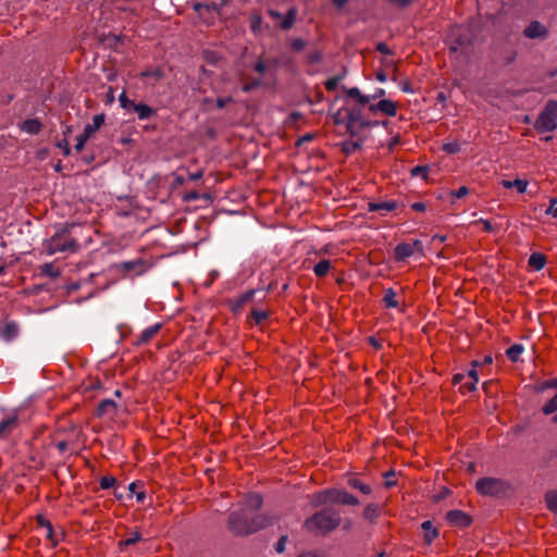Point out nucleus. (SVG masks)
<instances>
[{
    "instance_id": "f257e3e1",
    "label": "nucleus",
    "mask_w": 557,
    "mask_h": 557,
    "mask_svg": "<svg viewBox=\"0 0 557 557\" xmlns=\"http://www.w3.org/2000/svg\"><path fill=\"white\" fill-rule=\"evenodd\" d=\"M275 520V517L264 513L250 517L249 512L239 509L230 513L227 530L235 536H248L272 525Z\"/></svg>"
},
{
    "instance_id": "f03ea898",
    "label": "nucleus",
    "mask_w": 557,
    "mask_h": 557,
    "mask_svg": "<svg viewBox=\"0 0 557 557\" xmlns=\"http://www.w3.org/2000/svg\"><path fill=\"white\" fill-rule=\"evenodd\" d=\"M341 521L339 511L332 507H326L306 519L304 527L317 534H327L336 530Z\"/></svg>"
},
{
    "instance_id": "7ed1b4c3",
    "label": "nucleus",
    "mask_w": 557,
    "mask_h": 557,
    "mask_svg": "<svg viewBox=\"0 0 557 557\" xmlns=\"http://www.w3.org/2000/svg\"><path fill=\"white\" fill-rule=\"evenodd\" d=\"M74 227V224L71 226H65L60 232H57L51 238L44 243V247L46 252L51 256L57 252L71 251L75 252L78 249V243L75 238L69 237L67 233Z\"/></svg>"
},
{
    "instance_id": "20e7f679",
    "label": "nucleus",
    "mask_w": 557,
    "mask_h": 557,
    "mask_svg": "<svg viewBox=\"0 0 557 557\" xmlns=\"http://www.w3.org/2000/svg\"><path fill=\"white\" fill-rule=\"evenodd\" d=\"M475 488L481 495L499 497L510 490V484L503 479L487 476L478 480Z\"/></svg>"
},
{
    "instance_id": "39448f33",
    "label": "nucleus",
    "mask_w": 557,
    "mask_h": 557,
    "mask_svg": "<svg viewBox=\"0 0 557 557\" xmlns=\"http://www.w3.org/2000/svg\"><path fill=\"white\" fill-rule=\"evenodd\" d=\"M557 127V100H548L534 123L539 133H546Z\"/></svg>"
},
{
    "instance_id": "423d86ee",
    "label": "nucleus",
    "mask_w": 557,
    "mask_h": 557,
    "mask_svg": "<svg viewBox=\"0 0 557 557\" xmlns=\"http://www.w3.org/2000/svg\"><path fill=\"white\" fill-rule=\"evenodd\" d=\"M119 102H120V106L127 112L129 113H136L137 117L139 120H148L150 119L151 116H154L157 115V110L151 108L150 106L146 104V103H143V102H139V103H136L135 101L131 100L127 96H126V92L123 91L120 96H119Z\"/></svg>"
},
{
    "instance_id": "0eeeda50",
    "label": "nucleus",
    "mask_w": 557,
    "mask_h": 557,
    "mask_svg": "<svg viewBox=\"0 0 557 557\" xmlns=\"http://www.w3.org/2000/svg\"><path fill=\"white\" fill-rule=\"evenodd\" d=\"M422 249L423 245L419 239H414L411 243H400L394 249V258L396 261H403L416 252H421Z\"/></svg>"
},
{
    "instance_id": "6e6552de",
    "label": "nucleus",
    "mask_w": 557,
    "mask_h": 557,
    "mask_svg": "<svg viewBox=\"0 0 557 557\" xmlns=\"http://www.w3.org/2000/svg\"><path fill=\"white\" fill-rule=\"evenodd\" d=\"M446 520L451 527L466 529L473 522L472 517L462 510H449L446 513Z\"/></svg>"
},
{
    "instance_id": "1a4fd4ad",
    "label": "nucleus",
    "mask_w": 557,
    "mask_h": 557,
    "mask_svg": "<svg viewBox=\"0 0 557 557\" xmlns=\"http://www.w3.org/2000/svg\"><path fill=\"white\" fill-rule=\"evenodd\" d=\"M18 426V416L11 412L0 420V438H7Z\"/></svg>"
},
{
    "instance_id": "9d476101",
    "label": "nucleus",
    "mask_w": 557,
    "mask_h": 557,
    "mask_svg": "<svg viewBox=\"0 0 557 557\" xmlns=\"http://www.w3.org/2000/svg\"><path fill=\"white\" fill-rule=\"evenodd\" d=\"M369 111L373 114L381 112L387 116H395L397 114V104L392 100L381 99L377 103L370 104Z\"/></svg>"
},
{
    "instance_id": "9b49d317",
    "label": "nucleus",
    "mask_w": 557,
    "mask_h": 557,
    "mask_svg": "<svg viewBox=\"0 0 557 557\" xmlns=\"http://www.w3.org/2000/svg\"><path fill=\"white\" fill-rule=\"evenodd\" d=\"M524 37L529 39H545L548 36V29L539 21H532L523 30Z\"/></svg>"
},
{
    "instance_id": "f8f14e48",
    "label": "nucleus",
    "mask_w": 557,
    "mask_h": 557,
    "mask_svg": "<svg viewBox=\"0 0 557 557\" xmlns=\"http://www.w3.org/2000/svg\"><path fill=\"white\" fill-rule=\"evenodd\" d=\"M263 498L258 493L246 494L240 503V510L246 512L257 511L261 508Z\"/></svg>"
},
{
    "instance_id": "ddd939ff",
    "label": "nucleus",
    "mask_w": 557,
    "mask_h": 557,
    "mask_svg": "<svg viewBox=\"0 0 557 557\" xmlns=\"http://www.w3.org/2000/svg\"><path fill=\"white\" fill-rule=\"evenodd\" d=\"M331 503L341 504V505H349L357 506L359 505V500L352 494L341 490H331Z\"/></svg>"
},
{
    "instance_id": "4468645a",
    "label": "nucleus",
    "mask_w": 557,
    "mask_h": 557,
    "mask_svg": "<svg viewBox=\"0 0 557 557\" xmlns=\"http://www.w3.org/2000/svg\"><path fill=\"white\" fill-rule=\"evenodd\" d=\"M256 289L246 290L244 294L230 301V308L234 313H238L247 304L253 300Z\"/></svg>"
},
{
    "instance_id": "2eb2a0df",
    "label": "nucleus",
    "mask_w": 557,
    "mask_h": 557,
    "mask_svg": "<svg viewBox=\"0 0 557 557\" xmlns=\"http://www.w3.org/2000/svg\"><path fill=\"white\" fill-rule=\"evenodd\" d=\"M116 269L125 273L134 272L136 275H140L146 271V262L143 259L124 261L116 264Z\"/></svg>"
},
{
    "instance_id": "dca6fc26",
    "label": "nucleus",
    "mask_w": 557,
    "mask_h": 557,
    "mask_svg": "<svg viewBox=\"0 0 557 557\" xmlns=\"http://www.w3.org/2000/svg\"><path fill=\"white\" fill-rule=\"evenodd\" d=\"M346 132L350 135L351 138H362L361 133L372 126V122H352L346 120Z\"/></svg>"
},
{
    "instance_id": "f3484780",
    "label": "nucleus",
    "mask_w": 557,
    "mask_h": 557,
    "mask_svg": "<svg viewBox=\"0 0 557 557\" xmlns=\"http://www.w3.org/2000/svg\"><path fill=\"white\" fill-rule=\"evenodd\" d=\"M117 411V405L114 400L112 399H102L97 409H96V414L97 417L99 418H103V417H107V416H113L115 414Z\"/></svg>"
},
{
    "instance_id": "a211bd4d",
    "label": "nucleus",
    "mask_w": 557,
    "mask_h": 557,
    "mask_svg": "<svg viewBox=\"0 0 557 557\" xmlns=\"http://www.w3.org/2000/svg\"><path fill=\"white\" fill-rule=\"evenodd\" d=\"M162 324L156 323L147 329H145L141 334L138 336L136 344L137 345H146L152 341V338L159 333Z\"/></svg>"
},
{
    "instance_id": "6ab92c4d",
    "label": "nucleus",
    "mask_w": 557,
    "mask_h": 557,
    "mask_svg": "<svg viewBox=\"0 0 557 557\" xmlns=\"http://www.w3.org/2000/svg\"><path fill=\"white\" fill-rule=\"evenodd\" d=\"M18 334V325L15 322H7L3 325H0V336L10 342L14 339Z\"/></svg>"
},
{
    "instance_id": "aec40b11",
    "label": "nucleus",
    "mask_w": 557,
    "mask_h": 557,
    "mask_svg": "<svg viewBox=\"0 0 557 557\" xmlns=\"http://www.w3.org/2000/svg\"><path fill=\"white\" fill-rule=\"evenodd\" d=\"M424 532L423 539L428 545H431L434 540L438 536V530L433 525L432 521L426 520L421 524Z\"/></svg>"
},
{
    "instance_id": "412c9836",
    "label": "nucleus",
    "mask_w": 557,
    "mask_h": 557,
    "mask_svg": "<svg viewBox=\"0 0 557 557\" xmlns=\"http://www.w3.org/2000/svg\"><path fill=\"white\" fill-rule=\"evenodd\" d=\"M21 129L27 134L36 135L42 129V124L38 119H27L22 123Z\"/></svg>"
},
{
    "instance_id": "4be33fe9",
    "label": "nucleus",
    "mask_w": 557,
    "mask_h": 557,
    "mask_svg": "<svg viewBox=\"0 0 557 557\" xmlns=\"http://www.w3.org/2000/svg\"><path fill=\"white\" fill-rule=\"evenodd\" d=\"M344 90H345L346 95L349 98L355 99L358 104L366 106L371 100V97L362 95L358 87L344 88Z\"/></svg>"
},
{
    "instance_id": "5701e85b",
    "label": "nucleus",
    "mask_w": 557,
    "mask_h": 557,
    "mask_svg": "<svg viewBox=\"0 0 557 557\" xmlns=\"http://www.w3.org/2000/svg\"><path fill=\"white\" fill-rule=\"evenodd\" d=\"M363 138H350L341 144L342 151L346 154H351L357 150H360L362 147Z\"/></svg>"
},
{
    "instance_id": "b1692460",
    "label": "nucleus",
    "mask_w": 557,
    "mask_h": 557,
    "mask_svg": "<svg viewBox=\"0 0 557 557\" xmlns=\"http://www.w3.org/2000/svg\"><path fill=\"white\" fill-rule=\"evenodd\" d=\"M106 115L103 113L97 114L92 119L91 124H87L84 128V133L91 137V135L97 132L104 124Z\"/></svg>"
},
{
    "instance_id": "393cba45",
    "label": "nucleus",
    "mask_w": 557,
    "mask_h": 557,
    "mask_svg": "<svg viewBox=\"0 0 557 557\" xmlns=\"http://www.w3.org/2000/svg\"><path fill=\"white\" fill-rule=\"evenodd\" d=\"M396 208H397V202L394 200L369 203L370 211H393Z\"/></svg>"
},
{
    "instance_id": "a878e982",
    "label": "nucleus",
    "mask_w": 557,
    "mask_h": 557,
    "mask_svg": "<svg viewBox=\"0 0 557 557\" xmlns=\"http://www.w3.org/2000/svg\"><path fill=\"white\" fill-rule=\"evenodd\" d=\"M546 264V257L541 252H534L529 258V265L535 270H542Z\"/></svg>"
},
{
    "instance_id": "bb28decb",
    "label": "nucleus",
    "mask_w": 557,
    "mask_h": 557,
    "mask_svg": "<svg viewBox=\"0 0 557 557\" xmlns=\"http://www.w3.org/2000/svg\"><path fill=\"white\" fill-rule=\"evenodd\" d=\"M332 262L329 259H322L314 264L312 271L318 277H324L330 272Z\"/></svg>"
},
{
    "instance_id": "cd10ccee",
    "label": "nucleus",
    "mask_w": 557,
    "mask_h": 557,
    "mask_svg": "<svg viewBox=\"0 0 557 557\" xmlns=\"http://www.w3.org/2000/svg\"><path fill=\"white\" fill-rule=\"evenodd\" d=\"M297 17V10L295 8H290L285 16L282 17V22L280 24L281 28L284 30L290 29Z\"/></svg>"
},
{
    "instance_id": "c85d7f7f",
    "label": "nucleus",
    "mask_w": 557,
    "mask_h": 557,
    "mask_svg": "<svg viewBox=\"0 0 557 557\" xmlns=\"http://www.w3.org/2000/svg\"><path fill=\"white\" fill-rule=\"evenodd\" d=\"M331 490L321 491L311 497V505L312 506H321L326 503H331Z\"/></svg>"
},
{
    "instance_id": "c756f323",
    "label": "nucleus",
    "mask_w": 557,
    "mask_h": 557,
    "mask_svg": "<svg viewBox=\"0 0 557 557\" xmlns=\"http://www.w3.org/2000/svg\"><path fill=\"white\" fill-rule=\"evenodd\" d=\"M346 113V120L352 121V122H371L370 120L366 119L362 114V111L358 107L348 108Z\"/></svg>"
},
{
    "instance_id": "7c9ffc66",
    "label": "nucleus",
    "mask_w": 557,
    "mask_h": 557,
    "mask_svg": "<svg viewBox=\"0 0 557 557\" xmlns=\"http://www.w3.org/2000/svg\"><path fill=\"white\" fill-rule=\"evenodd\" d=\"M544 498L547 509L557 515V490L548 491Z\"/></svg>"
},
{
    "instance_id": "2f4dec72",
    "label": "nucleus",
    "mask_w": 557,
    "mask_h": 557,
    "mask_svg": "<svg viewBox=\"0 0 557 557\" xmlns=\"http://www.w3.org/2000/svg\"><path fill=\"white\" fill-rule=\"evenodd\" d=\"M524 347L521 344H513L506 350V356L512 362L520 360V356L523 352Z\"/></svg>"
},
{
    "instance_id": "473e14b6",
    "label": "nucleus",
    "mask_w": 557,
    "mask_h": 557,
    "mask_svg": "<svg viewBox=\"0 0 557 557\" xmlns=\"http://www.w3.org/2000/svg\"><path fill=\"white\" fill-rule=\"evenodd\" d=\"M380 516V507L376 504H369L363 510L364 519L373 522Z\"/></svg>"
},
{
    "instance_id": "72a5a7b5",
    "label": "nucleus",
    "mask_w": 557,
    "mask_h": 557,
    "mask_svg": "<svg viewBox=\"0 0 557 557\" xmlns=\"http://www.w3.org/2000/svg\"><path fill=\"white\" fill-rule=\"evenodd\" d=\"M383 302L386 308H397L399 306V302L396 299V293L393 290V288L385 290Z\"/></svg>"
},
{
    "instance_id": "f704fd0d",
    "label": "nucleus",
    "mask_w": 557,
    "mask_h": 557,
    "mask_svg": "<svg viewBox=\"0 0 557 557\" xmlns=\"http://www.w3.org/2000/svg\"><path fill=\"white\" fill-rule=\"evenodd\" d=\"M143 540L141 533L138 530L132 531L128 536L119 542L120 548L123 546H131Z\"/></svg>"
},
{
    "instance_id": "c9c22d12",
    "label": "nucleus",
    "mask_w": 557,
    "mask_h": 557,
    "mask_svg": "<svg viewBox=\"0 0 557 557\" xmlns=\"http://www.w3.org/2000/svg\"><path fill=\"white\" fill-rule=\"evenodd\" d=\"M348 485L352 488H356V490H359L361 493L368 495L371 493V486L361 482L359 479L357 478H350L348 480Z\"/></svg>"
},
{
    "instance_id": "e433bc0d",
    "label": "nucleus",
    "mask_w": 557,
    "mask_h": 557,
    "mask_svg": "<svg viewBox=\"0 0 557 557\" xmlns=\"http://www.w3.org/2000/svg\"><path fill=\"white\" fill-rule=\"evenodd\" d=\"M140 77L141 78H151L154 82H158L164 77V72L160 67H157L153 70H147V71H144L140 73Z\"/></svg>"
},
{
    "instance_id": "4c0bfd02",
    "label": "nucleus",
    "mask_w": 557,
    "mask_h": 557,
    "mask_svg": "<svg viewBox=\"0 0 557 557\" xmlns=\"http://www.w3.org/2000/svg\"><path fill=\"white\" fill-rule=\"evenodd\" d=\"M268 317H269L268 311L259 310V309L251 310V318L257 325L261 324L265 319H268Z\"/></svg>"
},
{
    "instance_id": "58836bf2",
    "label": "nucleus",
    "mask_w": 557,
    "mask_h": 557,
    "mask_svg": "<svg viewBox=\"0 0 557 557\" xmlns=\"http://www.w3.org/2000/svg\"><path fill=\"white\" fill-rule=\"evenodd\" d=\"M322 58H323V53L319 49L311 50L307 55L308 63H310V64H315V63L321 62Z\"/></svg>"
},
{
    "instance_id": "ea45409f",
    "label": "nucleus",
    "mask_w": 557,
    "mask_h": 557,
    "mask_svg": "<svg viewBox=\"0 0 557 557\" xmlns=\"http://www.w3.org/2000/svg\"><path fill=\"white\" fill-rule=\"evenodd\" d=\"M443 150L446 153L453 154V153L459 152L461 150V146L457 140H455V141L444 144Z\"/></svg>"
},
{
    "instance_id": "a19ab883",
    "label": "nucleus",
    "mask_w": 557,
    "mask_h": 557,
    "mask_svg": "<svg viewBox=\"0 0 557 557\" xmlns=\"http://www.w3.org/2000/svg\"><path fill=\"white\" fill-rule=\"evenodd\" d=\"M115 483L116 480L114 476H101L99 480V484L102 490H109L113 487Z\"/></svg>"
},
{
    "instance_id": "79ce46f5",
    "label": "nucleus",
    "mask_w": 557,
    "mask_h": 557,
    "mask_svg": "<svg viewBox=\"0 0 557 557\" xmlns=\"http://www.w3.org/2000/svg\"><path fill=\"white\" fill-rule=\"evenodd\" d=\"M41 273L48 275V276H51V277H55L58 276L60 273L58 270L54 269L53 264L52 263H45L41 265Z\"/></svg>"
},
{
    "instance_id": "37998d69",
    "label": "nucleus",
    "mask_w": 557,
    "mask_h": 557,
    "mask_svg": "<svg viewBox=\"0 0 557 557\" xmlns=\"http://www.w3.org/2000/svg\"><path fill=\"white\" fill-rule=\"evenodd\" d=\"M466 376H468L470 379V385H471L470 391H475L476 383L479 381L476 369L469 370L468 373L466 374Z\"/></svg>"
},
{
    "instance_id": "c03bdc74",
    "label": "nucleus",
    "mask_w": 557,
    "mask_h": 557,
    "mask_svg": "<svg viewBox=\"0 0 557 557\" xmlns=\"http://www.w3.org/2000/svg\"><path fill=\"white\" fill-rule=\"evenodd\" d=\"M339 81H341V77L339 76H334V77H331L329 78L325 83H324V86H325V89L327 91H334L338 84H339Z\"/></svg>"
},
{
    "instance_id": "a18cd8bd",
    "label": "nucleus",
    "mask_w": 557,
    "mask_h": 557,
    "mask_svg": "<svg viewBox=\"0 0 557 557\" xmlns=\"http://www.w3.org/2000/svg\"><path fill=\"white\" fill-rule=\"evenodd\" d=\"M428 172H429L428 166L417 165L411 170V175L412 176H421L422 178H426Z\"/></svg>"
},
{
    "instance_id": "49530a36",
    "label": "nucleus",
    "mask_w": 557,
    "mask_h": 557,
    "mask_svg": "<svg viewBox=\"0 0 557 557\" xmlns=\"http://www.w3.org/2000/svg\"><path fill=\"white\" fill-rule=\"evenodd\" d=\"M512 184H513V187L517 188L519 194H524L527 191V187H528L529 183L525 180L517 178V180L512 181Z\"/></svg>"
},
{
    "instance_id": "de8ad7c7",
    "label": "nucleus",
    "mask_w": 557,
    "mask_h": 557,
    "mask_svg": "<svg viewBox=\"0 0 557 557\" xmlns=\"http://www.w3.org/2000/svg\"><path fill=\"white\" fill-rule=\"evenodd\" d=\"M90 137L87 136L84 132L83 134H81L78 137H77V143L75 145V150L77 152H81L83 149H84V146L86 144V141L89 139Z\"/></svg>"
},
{
    "instance_id": "09e8293b",
    "label": "nucleus",
    "mask_w": 557,
    "mask_h": 557,
    "mask_svg": "<svg viewBox=\"0 0 557 557\" xmlns=\"http://www.w3.org/2000/svg\"><path fill=\"white\" fill-rule=\"evenodd\" d=\"M546 214L557 218V198L549 200V206L545 211Z\"/></svg>"
},
{
    "instance_id": "8fccbe9b",
    "label": "nucleus",
    "mask_w": 557,
    "mask_h": 557,
    "mask_svg": "<svg viewBox=\"0 0 557 557\" xmlns=\"http://www.w3.org/2000/svg\"><path fill=\"white\" fill-rule=\"evenodd\" d=\"M396 473L394 471H387L385 474H384V478H385V486L386 487H392V486H395L396 485V481L394 480Z\"/></svg>"
},
{
    "instance_id": "3c124183",
    "label": "nucleus",
    "mask_w": 557,
    "mask_h": 557,
    "mask_svg": "<svg viewBox=\"0 0 557 557\" xmlns=\"http://www.w3.org/2000/svg\"><path fill=\"white\" fill-rule=\"evenodd\" d=\"M287 535H282L276 545H275V550L278 553V554H282L285 552V545H286V542H287Z\"/></svg>"
},
{
    "instance_id": "603ef678",
    "label": "nucleus",
    "mask_w": 557,
    "mask_h": 557,
    "mask_svg": "<svg viewBox=\"0 0 557 557\" xmlns=\"http://www.w3.org/2000/svg\"><path fill=\"white\" fill-rule=\"evenodd\" d=\"M391 4L395 5L396 8H399V9H405L407 7H409L413 0H387Z\"/></svg>"
},
{
    "instance_id": "864d4df0",
    "label": "nucleus",
    "mask_w": 557,
    "mask_h": 557,
    "mask_svg": "<svg viewBox=\"0 0 557 557\" xmlns=\"http://www.w3.org/2000/svg\"><path fill=\"white\" fill-rule=\"evenodd\" d=\"M46 529V537L53 544V545H57L58 543V540L55 539L54 536V531H53V527L52 524L50 523L48 527L45 528Z\"/></svg>"
},
{
    "instance_id": "5fc2aeb1",
    "label": "nucleus",
    "mask_w": 557,
    "mask_h": 557,
    "mask_svg": "<svg viewBox=\"0 0 557 557\" xmlns=\"http://www.w3.org/2000/svg\"><path fill=\"white\" fill-rule=\"evenodd\" d=\"M292 48L295 51H301L306 47V41L301 38H296L292 41Z\"/></svg>"
},
{
    "instance_id": "6e6d98bb",
    "label": "nucleus",
    "mask_w": 557,
    "mask_h": 557,
    "mask_svg": "<svg viewBox=\"0 0 557 557\" xmlns=\"http://www.w3.org/2000/svg\"><path fill=\"white\" fill-rule=\"evenodd\" d=\"M469 194V188L466 186L459 187L457 190L451 191L454 198H462Z\"/></svg>"
},
{
    "instance_id": "4d7b16f0",
    "label": "nucleus",
    "mask_w": 557,
    "mask_h": 557,
    "mask_svg": "<svg viewBox=\"0 0 557 557\" xmlns=\"http://www.w3.org/2000/svg\"><path fill=\"white\" fill-rule=\"evenodd\" d=\"M57 146H58L60 149H62L63 154H64L65 157L70 156V153H71V148H70L69 141H67L66 139H63V140L59 141V143L57 144Z\"/></svg>"
},
{
    "instance_id": "13d9d810",
    "label": "nucleus",
    "mask_w": 557,
    "mask_h": 557,
    "mask_svg": "<svg viewBox=\"0 0 557 557\" xmlns=\"http://www.w3.org/2000/svg\"><path fill=\"white\" fill-rule=\"evenodd\" d=\"M376 50L379 52H381L382 54H386V55H389L393 53L391 48L385 42H379L376 45Z\"/></svg>"
},
{
    "instance_id": "bf43d9fd",
    "label": "nucleus",
    "mask_w": 557,
    "mask_h": 557,
    "mask_svg": "<svg viewBox=\"0 0 557 557\" xmlns=\"http://www.w3.org/2000/svg\"><path fill=\"white\" fill-rule=\"evenodd\" d=\"M260 85V82L259 81H251L250 83L248 84H245L243 87H242V90L244 92H249L251 91L252 89L259 87Z\"/></svg>"
},
{
    "instance_id": "052dcab7",
    "label": "nucleus",
    "mask_w": 557,
    "mask_h": 557,
    "mask_svg": "<svg viewBox=\"0 0 557 557\" xmlns=\"http://www.w3.org/2000/svg\"><path fill=\"white\" fill-rule=\"evenodd\" d=\"M233 102L232 97L218 98L215 103L219 109H223L226 104Z\"/></svg>"
},
{
    "instance_id": "680f3d73",
    "label": "nucleus",
    "mask_w": 557,
    "mask_h": 557,
    "mask_svg": "<svg viewBox=\"0 0 557 557\" xmlns=\"http://www.w3.org/2000/svg\"><path fill=\"white\" fill-rule=\"evenodd\" d=\"M253 69H255V71H256L257 73H259V74H261V75H262V74H264V73H265V71H267V64H265V62H263L262 60H259V61L255 64Z\"/></svg>"
},
{
    "instance_id": "e2e57ef3",
    "label": "nucleus",
    "mask_w": 557,
    "mask_h": 557,
    "mask_svg": "<svg viewBox=\"0 0 557 557\" xmlns=\"http://www.w3.org/2000/svg\"><path fill=\"white\" fill-rule=\"evenodd\" d=\"M36 520H37L38 525H39V527H41V528H44V529H45L46 527H48V525L51 523V522H50L47 518H45L42 515H38V516L36 517Z\"/></svg>"
},
{
    "instance_id": "0e129e2a",
    "label": "nucleus",
    "mask_w": 557,
    "mask_h": 557,
    "mask_svg": "<svg viewBox=\"0 0 557 557\" xmlns=\"http://www.w3.org/2000/svg\"><path fill=\"white\" fill-rule=\"evenodd\" d=\"M466 379V374L463 373H456L454 374L451 382L454 385L460 384Z\"/></svg>"
},
{
    "instance_id": "69168bd1",
    "label": "nucleus",
    "mask_w": 557,
    "mask_h": 557,
    "mask_svg": "<svg viewBox=\"0 0 557 557\" xmlns=\"http://www.w3.org/2000/svg\"><path fill=\"white\" fill-rule=\"evenodd\" d=\"M348 1L349 0H332V3L336 9L342 10L346 7Z\"/></svg>"
},
{
    "instance_id": "338daca9",
    "label": "nucleus",
    "mask_w": 557,
    "mask_h": 557,
    "mask_svg": "<svg viewBox=\"0 0 557 557\" xmlns=\"http://www.w3.org/2000/svg\"><path fill=\"white\" fill-rule=\"evenodd\" d=\"M55 447L57 449L60 451V453H64L67 447H69V444L66 441H59L57 444H55Z\"/></svg>"
},
{
    "instance_id": "774afa93",
    "label": "nucleus",
    "mask_w": 557,
    "mask_h": 557,
    "mask_svg": "<svg viewBox=\"0 0 557 557\" xmlns=\"http://www.w3.org/2000/svg\"><path fill=\"white\" fill-rule=\"evenodd\" d=\"M297 557H324V556L319 553H315V552H306V553L300 554Z\"/></svg>"
}]
</instances>
